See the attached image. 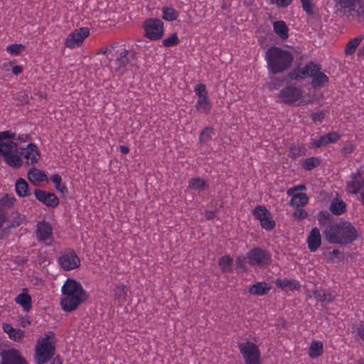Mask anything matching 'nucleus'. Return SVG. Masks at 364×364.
Returning a JSON list of instances; mask_svg holds the SVG:
<instances>
[{
    "label": "nucleus",
    "instance_id": "2eb2a0df",
    "mask_svg": "<svg viewBox=\"0 0 364 364\" xmlns=\"http://www.w3.org/2000/svg\"><path fill=\"white\" fill-rule=\"evenodd\" d=\"M253 216L259 221L261 227L266 230H272L275 227L270 211L263 205H257L252 210Z\"/></svg>",
    "mask_w": 364,
    "mask_h": 364
},
{
    "label": "nucleus",
    "instance_id": "4be33fe9",
    "mask_svg": "<svg viewBox=\"0 0 364 364\" xmlns=\"http://www.w3.org/2000/svg\"><path fill=\"white\" fill-rule=\"evenodd\" d=\"M307 244L311 252H316L321 245V237L320 231L317 228L311 229L308 238Z\"/></svg>",
    "mask_w": 364,
    "mask_h": 364
},
{
    "label": "nucleus",
    "instance_id": "338daca9",
    "mask_svg": "<svg viewBox=\"0 0 364 364\" xmlns=\"http://www.w3.org/2000/svg\"><path fill=\"white\" fill-rule=\"evenodd\" d=\"M333 296L331 294L327 293V292L325 293V301H326L328 303L331 302L333 300Z\"/></svg>",
    "mask_w": 364,
    "mask_h": 364
},
{
    "label": "nucleus",
    "instance_id": "dca6fc26",
    "mask_svg": "<svg viewBox=\"0 0 364 364\" xmlns=\"http://www.w3.org/2000/svg\"><path fill=\"white\" fill-rule=\"evenodd\" d=\"M194 92L198 97L196 108L198 111L208 114L211 109V102L209 100L208 91L204 84H198L194 88Z\"/></svg>",
    "mask_w": 364,
    "mask_h": 364
},
{
    "label": "nucleus",
    "instance_id": "cd10ccee",
    "mask_svg": "<svg viewBox=\"0 0 364 364\" xmlns=\"http://www.w3.org/2000/svg\"><path fill=\"white\" fill-rule=\"evenodd\" d=\"M271 289L269 284L264 282H259L253 284L249 288L250 293L255 295H264L267 294Z\"/></svg>",
    "mask_w": 364,
    "mask_h": 364
},
{
    "label": "nucleus",
    "instance_id": "1a4fd4ad",
    "mask_svg": "<svg viewBox=\"0 0 364 364\" xmlns=\"http://www.w3.org/2000/svg\"><path fill=\"white\" fill-rule=\"evenodd\" d=\"M279 100L289 105L300 106L308 104L304 99L302 89L294 85H287L279 93Z\"/></svg>",
    "mask_w": 364,
    "mask_h": 364
},
{
    "label": "nucleus",
    "instance_id": "bf43d9fd",
    "mask_svg": "<svg viewBox=\"0 0 364 364\" xmlns=\"http://www.w3.org/2000/svg\"><path fill=\"white\" fill-rule=\"evenodd\" d=\"M292 0H276L275 3L279 7L285 8L288 6Z\"/></svg>",
    "mask_w": 364,
    "mask_h": 364
},
{
    "label": "nucleus",
    "instance_id": "f8f14e48",
    "mask_svg": "<svg viewBox=\"0 0 364 364\" xmlns=\"http://www.w3.org/2000/svg\"><path fill=\"white\" fill-rule=\"evenodd\" d=\"M247 262L252 267H265L271 263V255L264 250L255 247L247 253Z\"/></svg>",
    "mask_w": 364,
    "mask_h": 364
},
{
    "label": "nucleus",
    "instance_id": "0e129e2a",
    "mask_svg": "<svg viewBox=\"0 0 364 364\" xmlns=\"http://www.w3.org/2000/svg\"><path fill=\"white\" fill-rule=\"evenodd\" d=\"M30 323H31L30 320H29L28 317H27V316L23 317L21 319V325L23 327H26V326L29 325Z\"/></svg>",
    "mask_w": 364,
    "mask_h": 364
},
{
    "label": "nucleus",
    "instance_id": "5701e85b",
    "mask_svg": "<svg viewBox=\"0 0 364 364\" xmlns=\"http://www.w3.org/2000/svg\"><path fill=\"white\" fill-rule=\"evenodd\" d=\"M2 328L8 334L9 338L15 342H21L25 338L24 331L15 328L9 323H3Z\"/></svg>",
    "mask_w": 364,
    "mask_h": 364
},
{
    "label": "nucleus",
    "instance_id": "9b49d317",
    "mask_svg": "<svg viewBox=\"0 0 364 364\" xmlns=\"http://www.w3.org/2000/svg\"><path fill=\"white\" fill-rule=\"evenodd\" d=\"M245 364H261V354L259 347L254 343L246 341L238 344Z\"/></svg>",
    "mask_w": 364,
    "mask_h": 364
},
{
    "label": "nucleus",
    "instance_id": "2f4dec72",
    "mask_svg": "<svg viewBox=\"0 0 364 364\" xmlns=\"http://www.w3.org/2000/svg\"><path fill=\"white\" fill-rule=\"evenodd\" d=\"M290 205L294 208H299L306 205L309 202V197L306 193H296L291 195Z\"/></svg>",
    "mask_w": 364,
    "mask_h": 364
},
{
    "label": "nucleus",
    "instance_id": "a878e982",
    "mask_svg": "<svg viewBox=\"0 0 364 364\" xmlns=\"http://www.w3.org/2000/svg\"><path fill=\"white\" fill-rule=\"evenodd\" d=\"M275 284L284 291H294L300 288V284L296 279H277Z\"/></svg>",
    "mask_w": 364,
    "mask_h": 364
},
{
    "label": "nucleus",
    "instance_id": "c756f323",
    "mask_svg": "<svg viewBox=\"0 0 364 364\" xmlns=\"http://www.w3.org/2000/svg\"><path fill=\"white\" fill-rule=\"evenodd\" d=\"M208 187L207 181L199 177H196L190 179L188 182V188L195 191L201 192L205 191Z\"/></svg>",
    "mask_w": 364,
    "mask_h": 364
},
{
    "label": "nucleus",
    "instance_id": "c9c22d12",
    "mask_svg": "<svg viewBox=\"0 0 364 364\" xmlns=\"http://www.w3.org/2000/svg\"><path fill=\"white\" fill-rule=\"evenodd\" d=\"M232 263L233 259L229 255H225L220 259L218 264L223 272H231Z\"/></svg>",
    "mask_w": 364,
    "mask_h": 364
},
{
    "label": "nucleus",
    "instance_id": "393cba45",
    "mask_svg": "<svg viewBox=\"0 0 364 364\" xmlns=\"http://www.w3.org/2000/svg\"><path fill=\"white\" fill-rule=\"evenodd\" d=\"M27 176L29 181L35 185L47 181L48 179L47 176L43 171L35 167L29 169Z\"/></svg>",
    "mask_w": 364,
    "mask_h": 364
},
{
    "label": "nucleus",
    "instance_id": "a18cd8bd",
    "mask_svg": "<svg viewBox=\"0 0 364 364\" xmlns=\"http://www.w3.org/2000/svg\"><path fill=\"white\" fill-rule=\"evenodd\" d=\"M213 132V129L210 127H205L199 136V140L200 142L204 143L208 139H210L211 134Z\"/></svg>",
    "mask_w": 364,
    "mask_h": 364
},
{
    "label": "nucleus",
    "instance_id": "5fc2aeb1",
    "mask_svg": "<svg viewBox=\"0 0 364 364\" xmlns=\"http://www.w3.org/2000/svg\"><path fill=\"white\" fill-rule=\"evenodd\" d=\"M356 335L364 341V323H360L356 328Z\"/></svg>",
    "mask_w": 364,
    "mask_h": 364
},
{
    "label": "nucleus",
    "instance_id": "473e14b6",
    "mask_svg": "<svg viewBox=\"0 0 364 364\" xmlns=\"http://www.w3.org/2000/svg\"><path fill=\"white\" fill-rule=\"evenodd\" d=\"M330 210L333 214L340 215L346 212V205L343 200L336 199L331 202Z\"/></svg>",
    "mask_w": 364,
    "mask_h": 364
},
{
    "label": "nucleus",
    "instance_id": "f03ea898",
    "mask_svg": "<svg viewBox=\"0 0 364 364\" xmlns=\"http://www.w3.org/2000/svg\"><path fill=\"white\" fill-rule=\"evenodd\" d=\"M264 58L268 71L276 75L288 70L291 67L294 57L289 50L272 46L267 50Z\"/></svg>",
    "mask_w": 364,
    "mask_h": 364
},
{
    "label": "nucleus",
    "instance_id": "052dcab7",
    "mask_svg": "<svg viewBox=\"0 0 364 364\" xmlns=\"http://www.w3.org/2000/svg\"><path fill=\"white\" fill-rule=\"evenodd\" d=\"M23 72V66L18 65L12 67V73L15 75H18Z\"/></svg>",
    "mask_w": 364,
    "mask_h": 364
},
{
    "label": "nucleus",
    "instance_id": "3c124183",
    "mask_svg": "<svg viewBox=\"0 0 364 364\" xmlns=\"http://www.w3.org/2000/svg\"><path fill=\"white\" fill-rule=\"evenodd\" d=\"M327 140L329 143H335L341 137L340 134L338 132H332L326 134Z\"/></svg>",
    "mask_w": 364,
    "mask_h": 364
},
{
    "label": "nucleus",
    "instance_id": "6e6552de",
    "mask_svg": "<svg viewBox=\"0 0 364 364\" xmlns=\"http://www.w3.org/2000/svg\"><path fill=\"white\" fill-rule=\"evenodd\" d=\"M56 339L52 331L46 333L44 336L38 339L35 348V359L38 364H43L54 355Z\"/></svg>",
    "mask_w": 364,
    "mask_h": 364
},
{
    "label": "nucleus",
    "instance_id": "0eeeda50",
    "mask_svg": "<svg viewBox=\"0 0 364 364\" xmlns=\"http://www.w3.org/2000/svg\"><path fill=\"white\" fill-rule=\"evenodd\" d=\"M333 2L334 11L338 16L364 20V0H333Z\"/></svg>",
    "mask_w": 364,
    "mask_h": 364
},
{
    "label": "nucleus",
    "instance_id": "4468645a",
    "mask_svg": "<svg viewBox=\"0 0 364 364\" xmlns=\"http://www.w3.org/2000/svg\"><path fill=\"white\" fill-rule=\"evenodd\" d=\"M90 35V28L81 27L70 33L65 39L64 45L70 49H75L81 46L85 39Z\"/></svg>",
    "mask_w": 364,
    "mask_h": 364
},
{
    "label": "nucleus",
    "instance_id": "c85d7f7f",
    "mask_svg": "<svg viewBox=\"0 0 364 364\" xmlns=\"http://www.w3.org/2000/svg\"><path fill=\"white\" fill-rule=\"evenodd\" d=\"M323 352V344L320 341H311L308 351L309 356L311 358H316L321 356Z\"/></svg>",
    "mask_w": 364,
    "mask_h": 364
},
{
    "label": "nucleus",
    "instance_id": "6e6d98bb",
    "mask_svg": "<svg viewBox=\"0 0 364 364\" xmlns=\"http://www.w3.org/2000/svg\"><path fill=\"white\" fill-rule=\"evenodd\" d=\"M5 220H6V215L1 210H0V240L3 237L2 226H3V224L4 223Z\"/></svg>",
    "mask_w": 364,
    "mask_h": 364
},
{
    "label": "nucleus",
    "instance_id": "774afa93",
    "mask_svg": "<svg viewBox=\"0 0 364 364\" xmlns=\"http://www.w3.org/2000/svg\"><path fill=\"white\" fill-rule=\"evenodd\" d=\"M51 364H62V360L59 357H55L53 359Z\"/></svg>",
    "mask_w": 364,
    "mask_h": 364
},
{
    "label": "nucleus",
    "instance_id": "09e8293b",
    "mask_svg": "<svg viewBox=\"0 0 364 364\" xmlns=\"http://www.w3.org/2000/svg\"><path fill=\"white\" fill-rule=\"evenodd\" d=\"M302 4L303 9L309 14L313 11L312 0H300Z\"/></svg>",
    "mask_w": 364,
    "mask_h": 364
},
{
    "label": "nucleus",
    "instance_id": "603ef678",
    "mask_svg": "<svg viewBox=\"0 0 364 364\" xmlns=\"http://www.w3.org/2000/svg\"><path fill=\"white\" fill-rule=\"evenodd\" d=\"M325 293L323 290H316L314 291V298L318 301L323 302L325 301Z\"/></svg>",
    "mask_w": 364,
    "mask_h": 364
},
{
    "label": "nucleus",
    "instance_id": "37998d69",
    "mask_svg": "<svg viewBox=\"0 0 364 364\" xmlns=\"http://www.w3.org/2000/svg\"><path fill=\"white\" fill-rule=\"evenodd\" d=\"M304 154V148L299 145L291 146L289 150V156L291 158H296Z\"/></svg>",
    "mask_w": 364,
    "mask_h": 364
},
{
    "label": "nucleus",
    "instance_id": "f257e3e1",
    "mask_svg": "<svg viewBox=\"0 0 364 364\" xmlns=\"http://www.w3.org/2000/svg\"><path fill=\"white\" fill-rule=\"evenodd\" d=\"M63 297L60 306L65 311H72L88 298L81 284L73 279H67L61 287Z\"/></svg>",
    "mask_w": 364,
    "mask_h": 364
},
{
    "label": "nucleus",
    "instance_id": "49530a36",
    "mask_svg": "<svg viewBox=\"0 0 364 364\" xmlns=\"http://www.w3.org/2000/svg\"><path fill=\"white\" fill-rule=\"evenodd\" d=\"M283 80L279 77H272L271 81L268 83V86L269 90H277L278 89Z\"/></svg>",
    "mask_w": 364,
    "mask_h": 364
},
{
    "label": "nucleus",
    "instance_id": "58836bf2",
    "mask_svg": "<svg viewBox=\"0 0 364 364\" xmlns=\"http://www.w3.org/2000/svg\"><path fill=\"white\" fill-rule=\"evenodd\" d=\"M179 43V38L177 33H171L168 37L164 38L161 42V46L166 48L173 47Z\"/></svg>",
    "mask_w": 364,
    "mask_h": 364
},
{
    "label": "nucleus",
    "instance_id": "c03bdc74",
    "mask_svg": "<svg viewBox=\"0 0 364 364\" xmlns=\"http://www.w3.org/2000/svg\"><path fill=\"white\" fill-rule=\"evenodd\" d=\"M119 47H117L115 45H111L106 46L103 48H102L100 51H98L97 54H103L108 57L109 54H112V55H115V51Z\"/></svg>",
    "mask_w": 364,
    "mask_h": 364
},
{
    "label": "nucleus",
    "instance_id": "a211bd4d",
    "mask_svg": "<svg viewBox=\"0 0 364 364\" xmlns=\"http://www.w3.org/2000/svg\"><path fill=\"white\" fill-rule=\"evenodd\" d=\"M346 190L352 195H357L364 190V178L359 171L350 175L346 183Z\"/></svg>",
    "mask_w": 364,
    "mask_h": 364
},
{
    "label": "nucleus",
    "instance_id": "ea45409f",
    "mask_svg": "<svg viewBox=\"0 0 364 364\" xmlns=\"http://www.w3.org/2000/svg\"><path fill=\"white\" fill-rule=\"evenodd\" d=\"M26 48V46H23V44H16V43H14V44H11V45H9L6 47V51L11 54V55H19L23 50H25Z\"/></svg>",
    "mask_w": 364,
    "mask_h": 364
},
{
    "label": "nucleus",
    "instance_id": "4d7b16f0",
    "mask_svg": "<svg viewBox=\"0 0 364 364\" xmlns=\"http://www.w3.org/2000/svg\"><path fill=\"white\" fill-rule=\"evenodd\" d=\"M329 217V213L326 211L320 212L318 215V220L320 223H323Z\"/></svg>",
    "mask_w": 364,
    "mask_h": 364
},
{
    "label": "nucleus",
    "instance_id": "f3484780",
    "mask_svg": "<svg viewBox=\"0 0 364 364\" xmlns=\"http://www.w3.org/2000/svg\"><path fill=\"white\" fill-rule=\"evenodd\" d=\"M36 239L40 242L49 245L53 240V228L50 223L42 220L36 224Z\"/></svg>",
    "mask_w": 364,
    "mask_h": 364
},
{
    "label": "nucleus",
    "instance_id": "7ed1b4c3",
    "mask_svg": "<svg viewBox=\"0 0 364 364\" xmlns=\"http://www.w3.org/2000/svg\"><path fill=\"white\" fill-rule=\"evenodd\" d=\"M14 139L16 134L10 130L0 132V154L9 166L18 168L23 166V161L18 155V144L11 141Z\"/></svg>",
    "mask_w": 364,
    "mask_h": 364
},
{
    "label": "nucleus",
    "instance_id": "b1692460",
    "mask_svg": "<svg viewBox=\"0 0 364 364\" xmlns=\"http://www.w3.org/2000/svg\"><path fill=\"white\" fill-rule=\"evenodd\" d=\"M15 302L20 305L26 312H28L31 309V297L27 293V289L25 288L23 289L22 292L15 298Z\"/></svg>",
    "mask_w": 364,
    "mask_h": 364
},
{
    "label": "nucleus",
    "instance_id": "e2e57ef3",
    "mask_svg": "<svg viewBox=\"0 0 364 364\" xmlns=\"http://www.w3.org/2000/svg\"><path fill=\"white\" fill-rule=\"evenodd\" d=\"M29 136L28 134H21L18 136H16V140H18L21 142H26L28 140Z\"/></svg>",
    "mask_w": 364,
    "mask_h": 364
},
{
    "label": "nucleus",
    "instance_id": "4c0bfd02",
    "mask_svg": "<svg viewBox=\"0 0 364 364\" xmlns=\"http://www.w3.org/2000/svg\"><path fill=\"white\" fill-rule=\"evenodd\" d=\"M50 181L54 184L55 188L61 193H65L68 191V189L65 185L62 183L61 176L57 173L52 175L50 177Z\"/></svg>",
    "mask_w": 364,
    "mask_h": 364
},
{
    "label": "nucleus",
    "instance_id": "72a5a7b5",
    "mask_svg": "<svg viewBox=\"0 0 364 364\" xmlns=\"http://www.w3.org/2000/svg\"><path fill=\"white\" fill-rule=\"evenodd\" d=\"M363 40V36H358L350 40L346 44V46L345 48V54L346 55L353 54L355 51L357 47L359 46V44L361 43V41Z\"/></svg>",
    "mask_w": 364,
    "mask_h": 364
},
{
    "label": "nucleus",
    "instance_id": "8fccbe9b",
    "mask_svg": "<svg viewBox=\"0 0 364 364\" xmlns=\"http://www.w3.org/2000/svg\"><path fill=\"white\" fill-rule=\"evenodd\" d=\"M307 212L304 209H297L293 213V217L296 220H302L307 217Z\"/></svg>",
    "mask_w": 364,
    "mask_h": 364
},
{
    "label": "nucleus",
    "instance_id": "7c9ffc66",
    "mask_svg": "<svg viewBox=\"0 0 364 364\" xmlns=\"http://www.w3.org/2000/svg\"><path fill=\"white\" fill-rule=\"evenodd\" d=\"M274 31L282 39L285 40L289 37V29L283 21H277L273 23Z\"/></svg>",
    "mask_w": 364,
    "mask_h": 364
},
{
    "label": "nucleus",
    "instance_id": "39448f33",
    "mask_svg": "<svg viewBox=\"0 0 364 364\" xmlns=\"http://www.w3.org/2000/svg\"><path fill=\"white\" fill-rule=\"evenodd\" d=\"M321 66L314 63L306 64L301 69L289 73L291 80H301L306 77H311V86L314 88L323 87L328 82V76L321 71Z\"/></svg>",
    "mask_w": 364,
    "mask_h": 364
},
{
    "label": "nucleus",
    "instance_id": "79ce46f5",
    "mask_svg": "<svg viewBox=\"0 0 364 364\" xmlns=\"http://www.w3.org/2000/svg\"><path fill=\"white\" fill-rule=\"evenodd\" d=\"M327 144H328V141L326 135L321 136L318 139H311V146L316 148H320Z\"/></svg>",
    "mask_w": 364,
    "mask_h": 364
},
{
    "label": "nucleus",
    "instance_id": "e433bc0d",
    "mask_svg": "<svg viewBox=\"0 0 364 364\" xmlns=\"http://www.w3.org/2000/svg\"><path fill=\"white\" fill-rule=\"evenodd\" d=\"M178 16V12L172 7L162 8V18L167 21H175Z\"/></svg>",
    "mask_w": 364,
    "mask_h": 364
},
{
    "label": "nucleus",
    "instance_id": "6ab92c4d",
    "mask_svg": "<svg viewBox=\"0 0 364 364\" xmlns=\"http://www.w3.org/2000/svg\"><path fill=\"white\" fill-rule=\"evenodd\" d=\"M19 156H23L27 164H37L41 158V154L35 144L29 143L25 148H18ZM21 158V156H20Z\"/></svg>",
    "mask_w": 364,
    "mask_h": 364
},
{
    "label": "nucleus",
    "instance_id": "ddd939ff",
    "mask_svg": "<svg viewBox=\"0 0 364 364\" xmlns=\"http://www.w3.org/2000/svg\"><path fill=\"white\" fill-rule=\"evenodd\" d=\"M58 265L65 271H70L78 268L81 262L75 252L68 249L63 252L58 259Z\"/></svg>",
    "mask_w": 364,
    "mask_h": 364
},
{
    "label": "nucleus",
    "instance_id": "20e7f679",
    "mask_svg": "<svg viewBox=\"0 0 364 364\" xmlns=\"http://www.w3.org/2000/svg\"><path fill=\"white\" fill-rule=\"evenodd\" d=\"M326 240L331 244L347 245L357 238V231L350 223L328 225L323 231Z\"/></svg>",
    "mask_w": 364,
    "mask_h": 364
},
{
    "label": "nucleus",
    "instance_id": "de8ad7c7",
    "mask_svg": "<svg viewBox=\"0 0 364 364\" xmlns=\"http://www.w3.org/2000/svg\"><path fill=\"white\" fill-rule=\"evenodd\" d=\"M15 201L16 200L14 198L9 197V196H5L1 199L0 204L2 206L11 207L12 205H14Z\"/></svg>",
    "mask_w": 364,
    "mask_h": 364
},
{
    "label": "nucleus",
    "instance_id": "13d9d810",
    "mask_svg": "<svg viewBox=\"0 0 364 364\" xmlns=\"http://www.w3.org/2000/svg\"><path fill=\"white\" fill-rule=\"evenodd\" d=\"M245 259V258L244 257H237L236 258L237 268L242 269V270L245 269V266H244Z\"/></svg>",
    "mask_w": 364,
    "mask_h": 364
},
{
    "label": "nucleus",
    "instance_id": "a19ab883",
    "mask_svg": "<svg viewBox=\"0 0 364 364\" xmlns=\"http://www.w3.org/2000/svg\"><path fill=\"white\" fill-rule=\"evenodd\" d=\"M318 164V159L315 157L306 159L301 164L302 167L306 170H311Z\"/></svg>",
    "mask_w": 364,
    "mask_h": 364
},
{
    "label": "nucleus",
    "instance_id": "423d86ee",
    "mask_svg": "<svg viewBox=\"0 0 364 364\" xmlns=\"http://www.w3.org/2000/svg\"><path fill=\"white\" fill-rule=\"evenodd\" d=\"M115 58L111 65L115 73L122 76L132 72L135 65L136 52L120 46L115 51Z\"/></svg>",
    "mask_w": 364,
    "mask_h": 364
},
{
    "label": "nucleus",
    "instance_id": "f704fd0d",
    "mask_svg": "<svg viewBox=\"0 0 364 364\" xmlns=\"http://www.w3.org/2000/svg\"><path fill=\"white\" fill-rule=\"evenodd\" d=\"M28 186L23 178H18L15 183V190L19 197H25L28 195Z\"/></svg>",
    "mask_w": 364,
    "mask_h": 364
},
{
    "label": "nucleus",
    "instance_id": "864d4df0",
    "mask_svg": "<svg viewBox=\"0 0 364 364\" xmlns=\"http://www.w3.org/2000/svg\"><path fill=\"white\" fill-rule=\"evenodd\" d=\"M306 189V186L304 185H298V186H294L291 188H289L287 191V194L288 196H291L293 194H294V193L296 191H305Z\"/></svg>",
    "mask_w": 364,
    "mask_h": 364
},
{
    "label": "nucleus",
    "instance_id": "aec40b11",
    "mask_svg": "<svg viewBox=\"0 0 364 364\" xmlns=\"http://www.w3.org/2000/svg\"><path fill=\"white\" fill-rule=\"evenodd\" d=\"M0 355L1 364H27L19 350L14 348L4 350L0 353Z\"/></svg>",
    "mask_w": 364,
    "mask_h": 364
},
{
    "label": "nucleus",
    "instance_id": "412c9836",
    "mask_svg": "<svg viewBox=\"0 0 364 364\" xmlns=\"http://www.w3.org/2000/svg\"><path fill=\"white\" fill-rule=\"evenodd\" d=\"M34 195L36 199L48 208H55L59 204V199L55 193L41 189H36Z\"/></svg>",
    "mask_w": 364,
    "mask_h": 364
},
{
    "label": "nucleus",
    "instance_id": "680f3d73",
    "mask_svg": "<svg viewBox=\"0 0 364 364\" xmlns=\"http://www.w3.org/2000/svg\"><path fill=\"white\" fill-rule=\"evenodd\" d=\"M323 118V114L322 112H316L312 116V119L314 122H316V121L321 122Z\"/></svg>",
    "mask_w": 364,
    "mask_h": 364
},
{
    "label": "nucleus",
    "instance_id": "9d476101",
    "mask_svg": "<svg viewBox=\"0 0 364 364\" xmlns=\"http://www.w3.org/2000/svg\"><path fill=\"white\" fill-rule=\"evenodd\" d=\"M144 36L151 41H159L164 35V23L159 18H150L143 23Z\"/></svg>",
    "mask_w": 364,
    "mask_h": 364
},
{
    "label": "nucleus",
    "instance_id": "bb28decb",
    "mask_svg": "<svg viewBox=\"0 0 364 364\" xmlns=\"http://www.w3.org/2000/svg\"><path fill=\"white\" fill-rule=\"evenodd\" d=\"M128 287L124 284H119L114 288V299L119 304H123L127 300Z\"/></svg>",
    "mask_w": 364,
    "mask_h": 364
},
{
    "label": "nucleus",
    "instance_id": "69168bd1",
    "mask_svg": "<svg viewBox=\"0 0 364 364\" xmlns=\"http://www.w3.org/2000/svg\"><path fill=\"white\" fill-rule=\"evenodd\" d=\"M120 151L123 154H127L129 152V149L127 146L122 145L119 147Z\"/></svg>",
    "mask_w": 364,
    "mask_h": 364
}]
</instances>
